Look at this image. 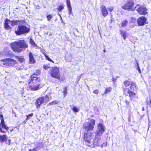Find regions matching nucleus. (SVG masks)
I'll return each mask as SVG.
<instances>
[{
  "label": "nucleus",
  "mask_w": 151,
  "mask_h": 151,
  "mask_svg": "<svg viewBox=\"0 0 151 151\" xmlns=\"http://www.w3.org/2000/svg\"><path fill=\"white\" fill-rule=\"evenodd\" d=\"M10 45L12 49L15 52L19 53L23 50V49L28 47V45L23 40H20L11 43Z\"/></svg>",
  "instance_id": "nucleus-1"
},
{
  "label": "nucleus",
  "mask_w": 151,
  "mask_h": 151,
  "mask_svg": "<svg viewBox=\"0 0 151 151\" xmlns=\"http://www.w3.org/2000/svg\"><path fill=\"white\" fill-rule=\"evenodd\" d=\"M17 63L16 61L14 59L6 58L0 60V64L3 67L8 68L15 65Z\"/></svg>",
  "instance_id": "nucleus-2"
},
{
  "label": "nucleus",
  "mask_w": 151,
  "mask_h": 151,
  "mask_svg": "<svg viewBox=\"0 0 151 151\" xmlns=\"http://www.w3.org/2000/svg\"><path fill=\"white\" fill-rule=\"evenodd\" d=\"M31 82L35 84H37L40 82V79L37 76H33L31 77L29 80V84H30ZM40 85L39 83L36 85L33 86L31 87V89L32 90H36L39 88Z\"/></svg>",
  "instance_id": "nucleus-3"
},
{
  "label": "nucleus",
  "mask_w": 151,
  "mask_h": 151,
  "mask_svg": "<svg viewBox=\"0 0 151 151\" xmlns=\"http://www.w3.org/2000/svg\"><path fill=\"white\" fill-rule=\"evenodd\" d=\"M95 124V120L93 119H91L88 122H85L84 123L83 128L88 132L93 130Z\"/></svg>",
  "instance_id": "nucleus-4"
},
{
  "label": "nucleus",
  "mask_w": 151,
  "mask_h": 151,
  "mask_svg": "<svg viewBox=\"0 0 151 151\" xmlns=\"http://www.w3.org/2000/svg\"><path fill=\"white\" fill-rule=\"evenodd\" d=\"M134 3L132 0H128L122 6V9L128 11H134L135 9L134 7Z\"/></svg>",
  "instance_id": "nucleus-5"
},
{
  "label": "nucleus",
  "mask_w": 151,
  "mask_h": 151,
  "mask_svg": "<svg viewBox=\"0 0 151 151\" xmlns=\"http://www.w3.org/2000/svg\"><path fill=\"white\" fill-rule=\"evenodd\" d=\"M51 76L58 79H60V74L59 69L56 67L51 68L49 71Z\"/></svg>",
  "instance_id": "nucleus-6"
},
{
  "label": "nucleus",
  "mask_w": 151,
  "mask_h": 151,
  "mask_svg": "<svg viewBox=\"0 0 151 151\" xmlns=\"http://www.w3.org/2000/svg\"><path fill=\"white\" fill-rule=\"evenodd\" d=\"M29 30V29L24 25L19 26L17 29L15 31V33L17 35H20L28 32Z\"/></svg>",
  "instance_id": "nucleus-7"
},
{
  "label": "nucleus",
  "mask_w": 151,
  "mask_h": 151,
  "mask_svg": "<svg viewBox=\"0 0 151 151\" xmlns=\"http://www.w3.org/2000/svg\"><path fill=\"white\" fill-rule=\"evenodd\" d=\"M49 97L47 95L45 97H42L39 98L36 100L35 104L37 108L39 107L40 105L42 104H45L48 101Z\"/></svg>",
  "instance_id": "nucleus-8"
},
{
  "label": "nucleus",
  "mask_w": 151,
  "mask_h": 151,
  "mask_svg": "<svg viewBox=\"0 0 151 151\" xmlns=\"http://www.w3.org/2000/svg\"><path fill=\"white\" fill-rule=\"evenodd\" d=\"M136 10L138 13L140 15H145L147 13V9L143 5H140L137 4L135 7V9Z\"/></svg>",
  "instance_id": "nucleus-9"
},
{
  "label": "nucleus",
  "mask_w": 151,
  "mask_h": 151,
  "mask_svg": "<svg viewBox=\"0 0 151 151\" xmlns=\"http://www.w3.org/2000/svg\"><path fill=\"white\" fill-rule=\"evenodd\" d=\"M105 128L104 125L102 123H100L97 125L96 134L102 135L104 132H105Z\"/></svg>",
  "instance_id": "nucleus-10"
},
{
  "label": "nucleus",
  "mask_w": 151,
  "mask_h": 151,
  "mask_svg": "<svg viewBox=\"0 0 151 151\" xmlns=\"http://www.w3.org/2000/svg\"><path fill=\"white\" fill-rule=\"evenodd\" d=\"M9 127L6 125L3 119H1L0 124V132L5 133L9 130Z\"/></svg>",
  "instance_id": "nucleus-11"
},
{
  "label": "nucleus",
  "mask_w": 151,
  "mask_h": 151,
  "mask_svg": "<svg viewBox=\"0 0 151 151\" xmlns=\"http://www.w3.org/2000/svg\"><path fill=\"white\" fill-rule=\"evenodd\" d=\"M92 133L88 131L85 132L84 133L83 138L84 140L89 143L91 142V140L92 139Z\"/></svg>",
  "instance_id": "nucleus-12"
},
{
  "label": "nucleus",
  "mask_w": 151,
  "mask_h": 151,
  "mask_svg": "<svg viewBox=\"0 0 151 151\" xmlns=\"http://www.w3.org/2000/svg\"><path fill=\"white\" fill-rule=\"evenodd\" d=\"M101 135H97L96 134L95 137H94L93 141V143L94 145L99 146L100 145L101 137H100Z\"/></svg>",
  "instance_id": "nucleus-13"
},
{
  "label": "nucleus",
  "mask_w": 151,
  "mask_h": 151,
  "mask_svg": "<svg viewBox=\"0 0 151 151\" xmlns=\"http://www.w3.org/2000/svg\"><path fill=\"white\" fill-rule=\"evenodd\" d=\"M12 52L7 48H5L4 50L1 51L0 53V55L1 57L5 56L9 57L12 55Z\"/></svg>",
  "instance_id": "nucleus-14"
},
{
  "label": "nucleus",
  "mask_w": 151,
  "mask_h": 151,
  "mask_svg": "<svg viewBox=\"0 0 151 151\" xmlns=\"http://www.w3.org/2000/svg\"><path fill=\"white\" fill-rule=\"evenodd\" d=\"M146 19L145 17H141L139 18L137 22L138 25L142 26L145 25L146 23Z\"/></svg>",
  "instance_id": "nucleus-15"
},
{
  "label": "nucleus",
  "mask_w": 151,
  "mask_h": 151,
  "mask_svg": "<svg viewBox=\"0 0 151 151\" xmlns=\"http://www.w3.org/2000/svg\"><path fill=\"white\" fill-rule=\"evenodd\" d=\"M9 24H11V21L6 19L4 23V27L6 29L8 30L11 29V27L9 25Z\"/></svg>",
  "instance_id": "nucleus-16"
},
{
  "label": "nucleus",
  "mask_w": 151,
  "mask_h": 151,
  "mask_svg": "<svg viewBox=\"0 0 151 151\" xmlns=\"http://www.w3.org/2000/svg\"><path fill=\"white\" fill-rule=\"evenodd\" d=\"M101 9L103 15L104 17L106 16L108 14V13L105 6L104 5H102L101 6Z\"/></svg>",
  "instance_id": "nucleus-17"
},
{
  "label": "nucleus",
  "mask_w": 151,
  "mask_h": 151,
  "mask_svg": "<svg viewBox=\"0 0 151 151\" xmlns=\"http://www.w3.org/2000/svg\"><path fill=\"white\" fill-rule=\"evenodd\" d=\"M29 58V62L30 63L32 64L35 63V59L34 56L32 52H30L28 54Z\"/></svg>",
  "instance_id": "nucleus-18"
},
{
  "label": "nucleus",
  "mask_w": 151,
  "mask_h": 151,
  "mask_svg": "<svg viewBox=\"0 0 151 151\" xmlns=\"http://www.w3.org/2000/svg\"><path fill=\"white\" fill-rule=\"evenodd\" d=\"M67 7L70 14H72V8L70 0H66V2Z\"/></svg>",
  "instance_id": "nucleus-19"
},
{
  "label": "nucleus",
  "mask_w": 151,
  "mask_h": 151,
  "mask_svg": "<svg viewBox=\"0 0 151 151\" xmlns=\"http://www.w3.org/2000/svg\"><path fill=\"white\" fill-rule=\"evenodd\" d=\"M22 21L21 20H14L11 21V25L13 26L14 25L21 24Z\"/></svg>",
  "instance_id": "nucleus-20"
},
{
  "label": "nucleus",
  "mask_w": 151,
  "mask_h": 151,
  "mask_svg": "<svg viewBox=\"0 0 151 151\" xmlns=\"http://www.w3.org/2000/svg\"><path fill=\"white\" fill-rule=\"evenodd\" d=\"M120 32L121 35L123 37V39L125 40L126 37L128 36V34H127V32L123 30H120Z\"/></svg>",
  "instance_id": "nucleus-21"
},
{
  "label": "nucleus",
  "mask_w": 151,
  "mask_h": 151,
  "mask_svg": "<svg viewBox=\"0 0 151 151\" xmlns=\"http://www.w3.org/2000/svg\"><path fill=\"white\" fill-rule=\"evenodd\" d=\"M128 24V21L127 19L123 20L120 24L121 25L122 27H124L127 26Z\"/></svg>",
  "instance_id": "nucleus-22"
},
{
  "label": "nucleus",
  "mask_w": 151,
  "mask_h": 151,
  "mask_svg": "<svg viewBox=\"0 0 151 151\" xmlns=\"http://www.w3.org/2000/svg\"><path fill=\"white\" fill-rule=\"evenodd\" d=\"M7 139V137L5 135L0 136V142H4L6 139Z\"/></svg>",
  "instance_id": "nucleus-23"
},
{
  "label": "nucleus",
  "mask_w": 151,
  "mask_h": 151,
  "mask_svg": "<svg viewBox=\"0 0 151 151\" xmlns=\"http://www.w3.org/2000/svg\"><path fill=\"white\" fill-rule=\"evenodd\" d=\"M131 86H130V88L132 90H135L136 88V86H135V84L132 82H131L130 84Z\"/></svg>",
  "instance_id": "nucleus-24"
},
{
  "label": "nucleus",
  "mask_w": 151,
  "mask_h": 151,
  "mask_svg": "<svg viewBox=\"0 0 151 151\" xmlns=\"http://www.w3.org/2000/svg\"><path fill=\"white\" fill-rule=\"evenodd\" d=\"M129 95L131 99L134 97H135L136 96V94L131 91H130Z\"/></svg>",
  "instance_id": "nucleus-25"
},
{
  "label": "nucleus",
  "mask_w": 151,
  "mask_h": 151,
  "mask_svg": "<svg viewBox=\"0 0 151 151\" xmlns=\"http://www.w3.org/2000/svg\"><path fill=\"white\" fill-rule=\"evenodd\" d=\"M16 57L20 62L22 63L24 60V58L22 57H20L18 56H17Z\"/></svg>",
  "instance_id": "nucleus-26"
},
{
  "label": "nucleus",
  "mask_w": 151,
  "mask_h": 151,
  "mask_svg": "<svg viewBox=\"0 0 151 151\" xmlns=\"http://www.w3.org/2000/svg\"><path fill=\"white\" fill-rule=\"evenodd\" d=\"M59 102V101L58 100H55L54 101H53L52 102H50L48 104V106L54 105L55 104H58Z\"/></svg>",
  "instance_id": "nucleus-27"
},
{
  "label": "nucleus",
  "mask_w": 151,
  "mask_h": 151,
  "mask_svg": "<svg viewBox=\"0 0 151 151\" xmlns=\"http://www.w3.org/2000/svg\"><path fill=\"white\" fill-rule=\"evenodd\" d=\"M130 91L129 89L127 88H124V92L125 95H127L129 93Z\"/></svg>",
  "instance_id": "nucleus-28"
},
{
  "label": "nucleus",
  "mask_w": 151,
  "mask_h": 151,
  "mask_svg": "<svg viewBox=\"0 0 151 151\" xmlns=\"http://www.w3.org/2000/svg\"><path fill=\"white\" fill-rule=\"evenodd\" d=\"M44 56H45L47 60H48L54 63V62L53 60H51L48 56L45 53H44Z\"/></svg>",
  "instance_id": "nucleus-29"
},
{
  "label": "nucleus",
  "mask_w": 151,
  "mask_h": 151,
  "mask_svg": "<svg viewBox=\"0 0 151 151\" xmlns=\"http://www.w3.org/2000/svg\"><path fill=\"white\" fill-rule=\"evenodd\" d=\"M112 90V88L111 87H109L106 88L105 90L104 93L106 94L110 92Z\"/></svg>",
  "instance_id": "nucleus-30"
},
{
  "label": "nucleus",
  "mask_w": 151,
  "mask_h": 151,
  "mask_svg": "<svg viewBox=\"0 0 151 151\" xmlns=\"http://www.w3.org/2000/svg\"><path fill=\"white\" fill-rule=\"evenodd\" d=\"M33 115V113H31L30 114L28 115H27V118L26 119V120L27 121L29 119H30Z\"/></svg>",
  "instance_id": "nucleus-31"
},
{
  "label": "nucleus",
  "mask_w": 151,
  "mask_h": 151,
  "mask_svg": "<svg viewBox=\"0 0 151 151\" xmlns=\"http://www.w3.org/2000/svg\"><path fill=\"white\" fill-rule=\"evenodd\" d=\"M72 110L74 112H77L79 111V110L77 108H76L75 106L74 105Z\"/></svg>",
  "instance_id": "nucleus-32"
},
{
  "label": "nucleus",
  "mask_w": 151,
  "mask_h": 151,
  "mask_svg": "<svg viewBox=\"0 0 151 151\" xmlns=\"http://www.w3.org/2000/svg\"><path fill=\"white\" fill-rule=\"evenodd\" d=\"M124 85L126 86H129L130 84H131V83L127 81H124Z\"/></svg>",
  "instance_id": "nucleus-33"
},
{
  "label": "nucleus",
  "mask_w": 151,
  "mask_h": 151,
  "mask_svg": "<svg viewBox=\"0 0 151 151\" xmlns=\"http://www.w3.org/2000/svg\"><path fill=\"white\" fill-rule=\"evenodd\" d=\"M41 73L40 70H36V72L34 73L33 75H37L40 74Z\"/></svg>",
  "instance_id": "nucleus-34"
},
{
  "label": "nucleus",
  "mask_w": 151,
  "mask_h": 151,
  "mask_svg": "<svg viewBox=\"0 0 151 151\" xmlns=\"http://www.w3.org/2000/svg\"><path fill=\"white\" fill-rule=\"evenodd\" d=\"M64 8V6L63 5H60L58 8V10L59 11H61Z\"/></svg>",
  "instance_id": "nucleus-35"
},
{
  "label": "nucleus",
  "mask_w": 151,
  "mask_h": 151,
  "mask_svg": "<svg viewBox=\"0 0 151 151\" xmlns=\"http://www.w3.org/2000/svg\"><path fill=\"white\" fill-rule=\"evenodd\" d=\"M53 16L51 14H49L47 16V20L48 21H50L51 19L52 18Z\"/></svg>",
  "instance_id": "nucleus-36"
},
{
  "label": "nucleus",
  "mask_w": 151,
  "mask_h": 151,
  "mask_svg": "<svg viewBox=\"0 0 151 151\" xmlns=\"http://www.w3.org/2000/svg\"><path fill=\"white\" fill-rule=\"evenodd\" d=\"M66 92H67V88L65 87L64 88V90L63 91V93L64 94V97H65L66 95Z\"/></svg>",
  "instance_id": "nucleus-37"
},
{
  "label": "nucleus",
  "mask_w": 151,
  "mask_h": 151,
  "mask_svg": "<svg viewBox=\"0 0 151 151\" xmlns=\"http://www.w3.org/2000/svg\"><path fill=\"white\" fill-rule=\"evenodd\" d=\"M30 43L32 45H35V42H34L32 38H31L30 39Z\"/></svg>",
  "instance_id": "nucleus-38"
},
{
  "label": "nucleus",
  "mask_w": 151,
  "mask_h": 151,
  "mask_svg": "<svg viewBox=\"0 0 151 151\" xmlns=\"http://www.w3.org/2000/svg\"><path fill=\"white\" fill-rule=\"evenodd\" d=\"M50 67L47 65H43V68L45 70H47V69L49 68Z\"/></svg>",
  "instance_id": "nucleus-39"
},
{
  "label": "nucleus",
  "mask_w": 151,
  "mask_h": 151,
  "mask_svg": "<svg viewBox=\"0 0 151 151\" xmlns=\"http://www.w3.org/2000/svg\"><path fill=\"white\" fill-rule=\"evenodd\" d=\"M136 21L135 18L133 17H132L131 18V22H133Z\"/></svg>",
  "instance_id": "nucleus-40"
},
{
  "label": "nucleus",
  "mask_w": 151,
  "mask_h": 151,
  "mask_svg": "<svg viewBox=\"0 0 151 151\" xmlns=\"http://www.w3.org/2000/svg\"><path fill=\"white\" fill-rule=\"evenodd\" d=\"M93 93L97 94L99 93V91L97 90H95L93 91Z\"/></svg>",
  "instance_id": "nucleus-41"
},
{
  "label": "nucleus",
  "mask_w": 151,
  "mask_h": 151,
  "mask_svg": "<svg viewBox=\"0 0 151 151\" xmlns=\"http://www.w3.org/2000/svg\"><path fill=\"white\" fill-rule=\"evenodd\" d=\"M107 145V143L106 142H104L103 143L101 146L103 147H106Z\"/></svg>",
  "instance_id": "nucleus-42"
},
{
  "label": "nucleus",
  "mask_w": 151,
  "mask_h": 151,
  "mask_svg": "<svg viewBox=\"0 0 151 151\" xmlns=\"http://www.w3.org/2000/svg\"><path fill=\"white\" fill-rule=\"evenodd\" d=\"M137 64L138 65V67H137V70L140 73H141V70H140V69L139 68V65H138V63H137Z\"/></svg>",
  "instance_id": "nucleus-43"
},
{
  "label": "nucleus",
  "mask_w": 151,
  "mask_h": 151,
  "mask_svg": "<svg viewBox=\"0 0 151 151\" xmlns=\"http://www.w3.org/2000/svg\"><path fill=\"white\" fill-rule=\"evenodd\" d=\"M126 103L127 105H129V102L127 100H126Z\"/></svg>",
  "instance_id": "nucleus-44"
},
{
  "label": "nucleus",
  "mask_w": 151,
  "mask_h": 151,
  "mask_svg": "<svg viewBox=\"0 0 151 151\" xmlns=\"http://www.w3.org/2000/svg\"><path fill=\"white\" fill-rule=\"evenodd\" d=\"M29 151H37L35 149L30 150Z\"/></svg>",
  "instance_id": "nucleus-45"
},
{
  "label": "nucleus",
  "mask_w": 151,
  "mask_h": 151,
  "mask_svg": "<svg viewBox=\"0 0 151 151\" xmlns=\"http://www.w3.org/2000/svg\"><path fill=\"white\" fill-rule=\"evenodd\" d=\"M10 139H9L8 141L9 143H7V144H8L9 145L10 144Z\"/></svg>",
  "instance_id": "nucleus-46"
},
{
  "label": "nucleus",
  "mask_w": 151,
  "mask_h": 151,
  "mask_svg": "<svg viewBox=\"0 0 151 151\" xmlns=\"http://www.w3.org/2000/svg\"><path fill=\"white\" fill-rule=\"evenodd\" d=\"M150 107L151 108V100H150Z\"/></svg>",
  "instance_id": "nucleus-47"
},
{
  "label": "nucleus",
  "mask_w": 151,
  "mask_h": 151,
  "mask_svg": "<svg viewBox=\"0 0 151 151\" xmlns=\"http://www.w3.org/2000/svg\"><path fill=\"white\" fill-rule=\"evenodd\" d=\"M144 110H145V109H144V108L143 107V108H142V111H144Z\"/></svg>",
  "instance_id": "nucleus-48"
},
{
  "label": "nucleus",
  "mask_w": 151,
  "mask_h": 151,
  "mask_svg": "<svg viewBox=\"0 0 151 151\" xmlns=\"http://www.w3.org/2000/svg\"><path fill=\"white\" fill-rule=\"evenodd\" d=\"M104 52H106V50H105V49L104 50Z\"/></svg>",
  "instance_id": "nucleus-49"
},
{
  "label": "nucleus",
  "mask_w": 151,
  "mask_h": 151,
  "mask_svg": "<svg viewBox=\"0 0 151 151\" xmlns=\"http://www.w3.org/2000/svg\"><path fill=\"white\" fill-rule=\"evenodd\" d=\"M58 15H59L60 17H61V15H60V14H59Z\"/></svg>",
  "instance_id": "nucleus-50"
}]
</instances>
